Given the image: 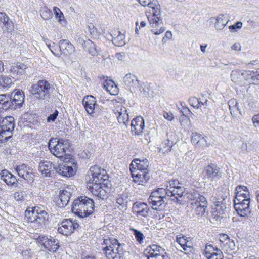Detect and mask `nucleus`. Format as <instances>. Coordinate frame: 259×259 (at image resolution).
Segmentation results:
<instances>
[{
	"instance_id": "nucleus-50",
	"label": "nucleus",
	"mask_w": 259,
	"mask_h": 259,
	"mask_svg": "<svg viewBox=\"0 0 259 259\" xmlns=\"http://www.w3.org/2000/svg\"><path fill=\"white\" fill-rule=\"evenodd\" d=\"M189 102L191 106L197 109L200 107V101L197 98L192 97L189 99Z\"/></svg>"
},
{
	"instance_id": "nucleus-22",
	"label": "nucleus",
	"mask_w": 259,
	"mask_h": 259,
	"mask_svg": "<svg viewBox=\"0 0 259 259\" xmlns=\"http://www.w3.org/2000/svg\"><path fill=\"white\" fill-rule=\"evenodd\" d=\"M133 209L134 214L137 217H147L150 211V208L146 203L138 202H136L133 204Z\"/></svg>"
},
{
	"instance_id": "nucleus-8",
	"label": "nucleus",
	"mask_w": 259,
	"mask_h": 259,
	"mask_svg": "<svg viewBox=\"0 0 259 259\" xmlns=\"http://www.w3.org/2000/svg\"><path fill=\"white\" fill-rule=\"evenodd\" d=\"M15 127V120L12 116L3 119L0 125V142H7L12 136Z\"/></svg>"
},
{
	"instance_id": "nucleus-14",
	"label": "nucleus",
	"mask_w": 259,
	"mask_h": 259,
	"mask_svg": "<svg viewBox=\"0 0 259 259\" xmlns=\"http://www.w3.org/2000/svg\"><path fill=\"white\" fill-rule=\"evenodd\" d=\"M203 254L207 259H224L221 250L211 244H206Z\"/></svg>"
},
{
	"instance_id": "nucleus-51",
	"label": "nucleus",
	"mask_w": 259,
	"mask_h": 259,
	"mask_svg": "<svg viewBox=\"0 0 259 259\" xmlns=\"http://www.w3.org/2000/svg\"><path fill=\"white\" fill-rule=\"evenodd\" d=\"M53 10H54V14L55 15V17L59 19V22L60 23H61V21L63 20L61 19V18L62 17L63 18H64L63 14L62 13V12L61 11L60 9H59L58 8H57L56 7H54L53 8Z\"/></svg>"
},
{
	"instance_id": "nucleus-63",
	"label": "nucleus",
	"mask_w": 259,
	"mask_h": 259,
	"mask_svg": "<svg viewBox=\"0 0 259 259\" xmlns=\"http://www.w3.org/2000/svg\"><path fill=\"white\" fill-rule=\"evenodd\" d=\"M165 255L164 253L162 254H152V255H149L148 259H162L163 257Z\"/></svg>"
},
{
	"instance_id": "nucleus-58",
	"label": "nucleus",
	"mask_w": 259,
	"mask_h": 259,
	"mask_svg": "<svg viewBox=\"0 0 259 259\" xmlns=\"http://www.w3.org/2000/svg\"><path fill=\"white\" fill-rule=\"evenodd\" d=\"M24 192L19 191L14 193V198L16 201H21L24 199Z\"/></svg>"
},
{
	"instance_id": "nucleus-34",
	"label": "nucleus",
	"mask_w": 259,
	"mask_h": 259,
	"mask_svg": "<svg viewBox=\"0 0 259 259\" xmlns=\"http://www.w3.org/2000/svg\"><path fill=\"white\" fill-rule=\"evenodd\" d=\"M86 111L88 114L93 117H97L100 114L99 110H103L102 107H100L97 104L92 105V104L83 105Z\"/></svg>"
},
{
	"instance_id": "nucleus-21",
	"label": "nucleus",
	"mask_w": 259,
	"mask_h": 259,
	"mask_svg": "<svg viewBox=\"0 0 259 259\" xmlns=\"http://www.w3.org/2000/svg\"><path fill=\"white\" fill-rule=\"evenodd\" d=\"M192 200L191 205L192 207L196 206H201L204 204V206H208V202L206 198L203 195H200L197 192H192L191 194H188V201Z\"/></svg>"
},
{
	"instance_id": "nucleus-61",
	"label": "nucleus",
	"mask_w": 259,
	"mask_h": 259,
	"mask_svg": "<svg viewBox=\"0 0 259 259\" xmlns=\"http://www.w3.org/2000/svg\"><path fill=\"white\" fill-rule=\"evenodd\" d=\"M253 74L252 75V79L254 84H259V69L256 71L253 72Z\"/></svg>"
},
{
	"instance_id": "nucleus-39",
	"label": "nucleus",
	"mask_w": 259,
	"mask_h": 259,
	"mask_svg": "<svg viewBox=\"0 0 259 259\" xmlns=\"http://www.w3.org/2000/svg\"><path fill=\"white\" fill-rule=\"evenodd\" d=\"M173 142L169 139L164 140L159 148V152L163 154L170 152L172 147Z\"/></svg>"
},
{
	"instance_id": "nucleus-12",
	"label": "nucleus",
	"mask_w": 259,
	"mask_h": 259,
	"mask_svg": "<svg viewBox=\"0 0 259 259\" xmlns=\"http://www.w3.org/2000/svg\"><path fill=\"white\" fill-rule=\"evenodd\" d=\"M79 224L70 219H65L59 224L58 232L64 235H69L79 227Z\"/></svg>"
},
{
	"instance_id": "nucleus-32",
	"label": "nucleus",
	"mask_w": 259,
	"mask_h": 259,
	"mask_svg": "<svg viewBox=\"0 0 259 259\" xmlns=\"http://www.w3.org/2000/svg\"><path fill=\"white\" fill-rule=\"evenodd\" d=\"M177 196L175 197L176 198V202L181 204L182 202L188 201V194H191L192 192H188L185 191V189L182 186H180L177 188Z\"/></svg>"
},
{
	"instance_id": "nucleus-49",
	"label": "nucleus",
	"mask_w": 259,
	"mask_h": 259,
	"mask_svg": "<svg viewBox=\"0 0 259 259\" xmlns=\"http://www.w3.org/2000/svg\"><path fill=\"white\" fill-rule=\"evenodd\" d=\"M207 207V206H204V204H203V205L201 206L192 207V209L196 215L202 216L205 213V210Z\"/></svg>"
},
{
	"instance_id": "nucleus-18",
	"label": "nucleus",
	"mask_w": 259,
	"mask_h": 259,
	"mask_svg": "<svg viewBox=\"0 0 259 259\" xmlns=\"http://www.w3.org/2000/svg\"><path fill=\"white\" fill-rule=\"evenodd\" d=\"M18 176L28 182H33L34 180V175L32 169L29 166L25 164L18 165L15 168Z\"/></svg>"
},
{
	"instance_id": "nucleus-37",
	"label": "nucleus",
	"mask_w": 259,
	"mask_h": 259,
	"mask_svg": "<svg viewBox=\"0 0 259 259\" xmlns=\"http://www.w3.org/2000/svg\"><path fill=\"white\" fill-rule=\"evenodd\" d=\"M27 68L26 66L22 63H18L16 65L11 66L10 71L11 73L13 75H21L24 73V70Z\"/></svg>"
},
{
	"instance_id": "nucleus-38",
	"label": "nucleus",
	"mask_w": 259,
	"mask_h": 259,
	"mask_svg": "<svg viewBox=\"0 0 259 259\" xmlns=\"http://www.w3.org/2000/svg\"><path fill=\"white\" fill-rule=\"evenodd\" d=\"M103 87L111 95H116L118 89L112 80H106L103 83Z\"/></svg>"
},
{
	"instance_id": "nucleus-33",
	"label": "nucleus",
	"mask_w": 259,
	"mask_h": 259,
	"mask_svg": "<svg viewBox=\"0 0 259 259\" xmlns=\"http://www.w3.org/2000/svg\"><path fill=\"white\" fill-rule=\"evenodd\" d=\"M13 84L12 79L7 75H0V91L5 92L9 90Z\"/></svg>"
},
{
	"instance_id": "nucleus-48",
	"label": "nucleus",
	"mask_w": 259,
	"mask_h": 259,
	"mask_svg": "<svg viewBox=\"0 0 259 259\" xmlns=\"http://www.w3.org/2000/svg\"><path fill=\"white\" fill-rule=\"evenodd\" d=\"M82 104H92V105L93 106V105L97 104V101L96 98L94 96L92 95L86 96L84 97V98L82 100Z\"/></svg>"
},
{
	"instance_id": "nucleus-62",
	"label": "nucleus",
	"mask_w": 259,
	"mask_h": 259,
	"mask_svg": "<svg viewBox=\"0 0 259 259\" xmlns=\"http://www.w3.org/2000/svg\"><path fill=\"white\" fill-rule=\"evenodd\" d=\"M230 239V238L227 234H223L222 235H220L219 240L221 243V247H222L224 244V242H226V241L228 242V240H229Z\"/></svg>"
},
{
	"instance_id": "nucleus-42",
	"label": "nucleus",
	"mask_w": 259,
	"mask_h": 259,
	"mask_svg": "<svg viewBox=\"0 0 259 259\" xmlns=\"http://www.w3.org/2000/svg\"><path fill=\"white\" fill-rule=\"evenodd\" d=\"M221 247L227 253H229L230 251L235 250L236 248L234 241L231 239L228 240V242H224V244Z\"/></svg>"
},
{
	"instance_id": "nucleus-44",
	"label": "nucleus",
	"mask_w": 259,
	"mask_h": 259,
	"mask_svg": "<svg viewBox=\"0 0 259 259\" xmlns=\"http://www.w3.org/2000/svg\"><path fill=\"white\" fill-rule=\"evenodd\" d=\"M150 247V250L149 251V255H152V253L165 254L166 253L165 252V250L164 248H162L161 247L157 245L153 244L151 245Z\"/></svg>"
},
{
	"instance_id": "nucleus-28",
	"label": "nucleus",
	"mask_w": 259,
	"mask_h": 259,
	"mask_svg": "<svg viewBox=\"0 0 259 259\" xmlns=\"http://www.w3.org/2000/svg\"><path fill=\"white\" fill-rule=\"evenodd\" d=\"M59 48L61 53L65 56L70 55L74 51L73 45L66 39H62L60 41Z\"/></svg>"
},
{
	"instance_id": "nucleus-13",
	"label": "nucleus",
	"mask_w": 259,
	"mask_h": 259,
	"mask_svg": "<svg viewBox=\"0 0 259 259\" xmlns=\"http://www.w3.org/2000/svg\"><path fill=\"white\" fill-rule=\"evenodd\" d=\"M9 97L11 109H16L22 107L25 97L23 91L15 90L9 94Z\"/></svg>"
},
{
	"instance_id": "nucleus-64",
	"label": "nucleus",
	"mask_w": 259,
	"mask_h": 259,
	"mask_svg": "<svg viewBox=\"0 0 259 259\" xmlns=\"http://www.w3.org/2000/svg\"><path fill=\"white\" fill-rule=\"evenodd\" d=\"M52 15L51 11H43L41 13V16L44 19L47 20L50 18Z\"/></svg>"
},
{
	"instance_id": "nucleus-41",
	"label": "nucleus",
	"mask_w": 259,
	"mask_h": 259,
	"mask_svg": "<svg viewBox=\"0 0 259 259\" xmlns=\"http://www.w3.org/2000/svg\"><path fill=\"white\" fill-rule=\"evenodd\" d=\"M117 36H115V34L113 36V34H111V36H112V42L113 43L117 46H121L123 45L124 42L125 36L123 34L121 33L120 31H118Z\"/></svg>"
},
{
	"instance_id": "nucleus-23",
	"label": "nucleus",
	"mask_w": 259,
	"mask_h": 259,
	"mask_svg": "<svg viewBox=\"0 0 259 259\" xmlns=\"http://www.w3.org/2000/svg\"><path fill=\"white\" fill-rule=\"evenodd\" d=\"M132 177L134 181L139 184L144 185L150 178V175L148 171H133L131 168Z\"/></svg>"
},
{
	"instance_id": "nucleus-55",
	"label": "nucleus",
	"mask_w": 259,
	"mask_h": 259,
	"mask_svg": "<svg viewBox=\"0 0 259 259\" xmlns=\"http://www.w3.org/2000/svg\"><path fill=\"white\" fill-rule=\"evenodd\" d=\"M177 188L176 189H168L167 196L171 198V200L173 201H176V198L175 197L177 196Z\"/></svg>"
},
{
	"instance_id": "nucleus-43",
	"label": "nucleus",
	"mask_w": 259,
	"mask_h": 259,
	"mask_svg": "<svg viewBox=\"0 0 259 259\" xmlns=\"http://www.w3.org/2000/svg\"><path fill=\"white\" fill-rule=\"evenodd\" d=\"M231 78L233 82H237L244 78V72L239 70H233L231 73Z\"/></svg>"
},
{
	"instance_id": "nucleus-3",
	"label": "nucleus",
	"mask_w": 259,
	"mask_h": 259,
	"mask_svg": "<svg viewBox=\"0 0 259 259\" xmlns=\"http://www.w3.org/2000/svg\"><path fill=\"white\" fill-rule=\"evenodd\" d=\"M103 245H105L103 250L107 259H123L125 252L124 243L112 237L104 239Z\"/></svg>"
},
{
	"instance_id": "nucleus-54",
	"label": "nucleus",
	"mask_w": 259,
	"mask_h": 259,
	"mask_svg": "<svg viewBox=\"0 0 259 259\" xmlns=\"http://www.w3.org/2000/svg\"><path fill=\"white\" fill-rule=\"evenodd\" d=\"M169 185L167 186V189H176L179 187L180 183L177 180H172L169 181Z\"/></svg>"
},
{
	"instance_id": "nucleus-27",
	"label": "nucleus",
	"mask_w": 259,
	"mask_h": 259,
	"mask_svg": "<svg viewBox=\"0 0 259 259\" xmlns=\"http://www.w3.org/2000/svg\"><path fill=\"white\" fill-rule=\"evenodd\" d=\"M131 131L136 135L140 134L145 127L144 120L142 117H137L133 119L131 123Z\"/></svg>"
},
{
	"instance_id": "nucleus-7",
	"label": "nucleus",
	"mask_w": 259,
	"mask_h": 259,
	"mask_svg": "<svg viewBox=\"0 0 259 259\" xmlns=\"http://www.w3.org/2000/svg\"><path fill=\"white\" fill-rule=\"evenodd\" d=\"M70 146L67 140L63 139L52 138L48 143V148L50 152L56 157H63L67 155Z\"/></svg>"
},
{
	"instance_id": "nucleus-26",
	"label": "nucleus",
	"mask_w": 259,
	"mask_h": 259,
	"mask_svg": "<svg viewBox=\"0 0 259 259\" xmlns=\"http://www.w3.org/2000/svg\"><path fill=\"white\" fill-rule=\"evenodd\" d=\"M0 180L5 182L8 186L17 187L18 181L15 176L7 170H3L0 173Z\"/></svg>"
},
{
	"instance_id": "nucleus-6",
	"label": "nucleus",
	"mask_w": 259,
	"mask_h": 259,
	"mask_svg": "<svg viewBox=\"0 0 259 259\" xmlns=\"http://www.w3.org/2000/svg\"><path fill=\"white\" fill-rule=\"evenodd\" d=\"M54 91L53 86L46 80H40L30 88V92L35 98L48 102L53 96L52 93Z\"/></svg>"
},
{
	"instance_id": "nucleus-1",
	"label": "nucleus",
	"mask_w": 259,
	"mask_h": 259,
	"mask_svg": "<svg viewBox=\"0 0 259 259\" xmlns=\"http://www.w3.org/2000/svg\"><path fill=\"white\" fill-rule=\"evenodd\" d=\"M138 1L141 6H148L146 16L151 28V32L156 35L163 33L165 30V28L163 26L161 18L160 7L156 3V1L138 0Z\"/></svg>"
},
{
	"instance_id": "nucleus-10",
	"label": "nucleus",
	"mask_w": 259,
	"mask_h": 259,
	"mask_svg": "<svg viewBox=\"0 0 259 259\" xmlns=\"http://www.w3.org/2000/svg\"><path fill=\"white\" fill-rule=\"evenodd\" d=\"M37 240L39 244L50 252L57 251L60 246L59 241L51 236H39Z\"/></svg>"
},
{
	"instance_id": "nucleus-35",
	"label": "nucleus",
	"mask_w": 259,
	"mask_h": 259,
	"mask_svg": "<svg viewBox=\"0 0 259 259\" xmlns=\"http://www.w3.org/2000/svg\"><path fill=\"white\" fill-rule=\"evenodd\" d=\"M10 108L9 94H0V110L3 111Z\"/></svg>"
},
{
	"instance_id": "nucleus-24",
	"label": "nucleus",
	"mask_w": 259,
	"mask_h": 259,
	"mask_svg": "<svg viewBox=\"0 0 259 259\" xmlns=\"http://www.w3.org/2000/svg\"><path fill=\"white\" fill-rule=\"evenodd\" d=\"M114 113L118 114L117 118L118 122L120 124H123L125 126H127L129 121L126 108L122 106L117 107L114 110Z\"/></svg>"
},
{
	"instance_id": "nucleus-46",
	"label": "nucleus",
	"mask_w": 259,
	"mask_h": 259,
	"mask_svg": "<svg viewBox=\"0 0 259 259\" xmlns=\"http://www.w3.org/2000/svg\"><path fill=\"white\" fill-rule=\"evenodd\" d=\"M130 230L133 232L137 242L140 244L143 242V240L145 238V237L141 231L134 228H130Z\"/></svg>"
},
{
	"instance_id": "nucleus-5",
	"label": "nucleus",
	"mask_w": 259,
	"mask_h": 259,
	"mask_svg": "<svg viewBox=\"0 0 259 259\" xmlns=\"http://www.w3.org/2000/svg\"><path fill=\"white\" fill-rule=\"evenodd\" d=\"M25 220L33 224L36 228L45 225L49 219V215L43 206H36L28 208L25 212Z\"/></svg>"
},
{
	"instance_id": "nucleus-2",
	"label": "nucleus",
	"mask_w": 259,
	"mask_h": 259,
	"mask_svg": "<svg viewBox=\"0 0 259 259\" xmlns=\"http://www.w3.org/2000/svg\"><path fill=\"white\" fill-rule=\"evenodd\" d=\"M104 170L97 165H94L90 167L88 171V175L92 178L90 179L88 184L89 189L92 193L98 198L104 199L107 196V192L103 188L105 187V184L103 181L106 180V177L102 174Z\"/></svg>"
},
{
	"instance_id": "nucleus-36",
	"label": "nucleus",
	"mask_w": 259,
	"mask_h": 259,
	"mask_svg": "<svg viewBox=\"0 0 259 259\" xmlns=\"http://www.w3.org/2000/svg\"><path fill=\"white\" fill-rule=\"evenodd\" d=\"M215 20L214 27L217 30L223 29L228 23V20H227L226 17L223 14H220L218 17L215 18H211V20Z\"/></svg>"
},
{
	"instance_id": "nucleus-15",
	"label": "nucleus",
	"mask_w": 259,
	"mask_h": 259,
	"mask_svg": "<svg viewBox=\"0 0 259 259\" xmlns=\"http://www.w3.org/2000/svg\"><path fill=\"white\" fill-rule=\"evenodd\" d=\"M234 208L240 216L244 217L250 213V199H245L242 202L234 201Z\"/></svg>"
},
{
	"instance_id": "nucleus-30",
	"label": "nucleus",
	"mask_w": 259,
	"mask_h": 259,
	"mask_svg": "<svg viewBox=\"0 0 259 259\" xmlns=\"http://www.w3.org/2000/svg\"><path fill=\"white\" fill-rule=\"evenodd\" d=\"M229 108L231 115L235 118H239L238 114L242 116V113L239 109L238 102L235 99H230L228 103Z\"/></svg>"
},
{
	"instance_id": "nucleus-60",
	"label": "nucleus",
	"mask_w": 259,
	"mask_h": 259,
	"mask_svg": "<svg viewBox=\"0 0 259 259\" xmlns=\"http://www.w3.org/2000/svg\"><path fill=\"white\" fill-rule=\"evenodd\" d=\"M253 126L255 128H259V113L253 115L252 117Z\"/></svg>"
},
{
	"instance_id": "nucleus-25",
	"label": "nucleus",
	"mask_w": 259,
	"mask_h": 259,
	"mask_svg": "<svg viewBox=\"0 0 259 259\" xmlns=\"http://www.w3.org/2000/svg\"><path fill=\"white\" fill-rule=\"evenodd\" d=\"M235 198L234 201L242 202L245 199H250L249 192L245 186L240 185L235 189Z\"/></svg>"
},
{
	"instance_id": "nucleus-4",
	"label": "nucleus",
	"mask_w": 259,
	"mask_h": 259,
	"mask_svg": "<svg viewBox=\"0 0 259 259\" xmlns=\"http://www.w3.org/2000/svg\"><path fill=\"white\" fill-rule=\"evenodd\" d=\"M71 210L79 218L88 217L94 212V202L87 196H80L73 201Z\"/></svg>"
},
{
	"instance_id": "nucleus-16",
	"label": "nucleus",
	"mask_w": 259,
	"mask_h": 259,
	"mask_svg": "<svg viewBox=\"0 0 259 259\" xmlns=\"http://www.w3.org/2000/svg\"><path fill=\"white\" fill-rule=\"evenodd\" d=\"M123 81L126 88L132 93L137 92L140 82L137 76L132 73L126 74L123 78Z\"/></svg>"
},
{
	"instance_id": "nucleus-40",
	"label": "nucleus",
	"mask_w": 259,
	"mask_h": 259,
	"mask_svg": "<svg viewBox=\"0 0 259 259\" xmlns=\"http://www.w3.org/2000/svg\"><path fill=\"white\" fill-rule=\"evenodd\" d=\"M83 49L92 56H94L97 55L98 54L95 45L90 39L86 40L85 46Z\"/></svg>"
},
{
	"instance_id": "nucleus-29",
	"label": "nucleus",
	"mask_w": 259,
	"mask_h": 259,
	"mask_svg": "<svg viewBox=\"0 0 259 259\" xmlns=\"http://www.w3.org/2000/svg\"><path fill=\"white\" fill-rule=\"evenodd\" d=\"M148 165L149 162L147 159H136L132 162L130 165V169L132 167L135 170L148 171Z\"/></svg>"
},
{
	"instance_id": "nucleus-56",
	"label": "nucleus",
	"mask_w": 259,
	"mask_h": 259,
	"mask_svg": "<svg viewBox=\"0 0 259 259\" xmlns=\"http://www.w3.org/2000/svg\"><path fill=\"white\" fill-rule=\"evenodd\" d=\"M210 143L207 142L206 137L202 135L197 146L200 147H208Z\"/></svg>"
},
{
	"instance_id": "nucleus-17",
	"label": "nucleus",
	"mask_w": 259,
	"mask_h": 259,
	"mask_svg": "<svg viewBox=\"0 0 259 259\" xmlns=\"http://www.w3.org/2000/svg\"><path fill=\"white\" fill-rule=\"evenodd\" d=\"M148 202L152 205V208L157 211L162 210L165 206L164 201L162 196L158 195L157 193L152 192L149 198Z\"/></svg>"
},
{
	"instance_id": "nucleus-45",
	"label": "nucleus",
	"mask_w": 259,
	"mask_h": 259,
	"mask_svg": "<svg viewBox=\"0 0 259 259\" xmlns=\"http://www.w3.org/2000/svg\"><path fill=\"white\" fill-rule=\"evenodd\" d=\"M149 88L142 83L140 82L138 90L136 92H134L135 94H139L140 96L146 97L148 95Z\"/></svg>"
},
{
	"instance_id": "nucleus-31",
	"label": "nucleus",
	"mask_w": 259,
	"mask_h": 259,
	"mask_svg": "<svg viewBox=\"0 0 259 259\" xmlns=\"http://www.w3.org/2000/svg\"><path fill=\"white\" fill-rule=\"evenodd\" d=\"M227 208L226 200L225 198L221 201H217L214 202V207L213 209L214 210L213 215L215 217H219L224 213Z\"/></svg>"
},
{
	"instance_id": "nucleus-52",
	"label": "nucleus",
	"mask_w": 259,
	"mask_h": 259,
	"mask_svg": "<svg viewBox=\"0 0 259 259\" xmlns=\"http://www.w3.org/2000/svg\"><path fill=\"white\" fill-rule=\"evenodd\" d=\"M242 23L238 21L235 24L232 25L229 27V29L231 32H236L238 29H240L242 27Z\"/></svg>"
},
{
	"instance_id": "nucleus-19",
	"label": "nucleus",
	"mask_w": 259,
	"mask_h": 259,
	"mask_svg": "<svg viewBox=\"0 0 259 259\" xmlns=\"http://www.w3.org/2000/svg\"><path fill=\"white\" fill-rule=\"evenodd\" d=\"M73 190L70 187H67L66 189H63L60 191L59 198H57L56 202L58 207L62 208L66 206L70 198L71 194L73 193Z\"/></svg>"
},
{
	"instance_id": "nucleus-47",
	"label": "nucleus",
	"mask_w": 259,
	"mask_h": 259,
	"mask_svg": "<svg viewBox=\"0 0 259 259\" xmlns=\"http://www.w3.org/2000/svg\"><path fill=\"white\" fill-rule=\"evenodd\" d=\"M3 24L4 25V28L3 29L4 31L11 32L14 30V25L13 22L10 20L9 18H8V20H6L5 22L3 23Z\"/></svg>"
},
{
	"instance_id": "nucleus-9",
	"label": "nucleus",
	"mask_w": 259,
	"mask_h": 259,
	"mask_svg": "<svg viewBox=\"0 0 259 259\" xmlns=\"http://www.w3.org/2000/svg\"><path fill=\"white\" fill-rule=\"evenodd\" d=\"M204 176L208 181L216 182L222 177L221 168L216 164L211 163L204 169Z\"/></svg>"
},
{
	"instance_id": "nucleus-20",
	"label": "nucleus",
	"mask_w": 259,
	"mask_h": 259,
	"mask_svg": "<svg viewBox=\"0 0 259 259\" xmlns=\"http://www.w3.org/2000/svg\"><path fill=\"white\" fill-rule=\"evenodd\" d=\"M38 170L45 176L52 177L56 172V166L50 161L41 162L39 164Z\"/></svg>"
},
{
	"instance_id": "nucleus-59",
	"label": "nucleus",
	"mask_w": 259,
	"mask_h": 259,
	"mask_svg": "<svg viewBox=\"0 0 259 259\" xmlns=\"http://www.w3.org/2000/svg\"><path fill=\"white\" fill-rule=\"evenodd\" d=\"M58 111L55 110V112L50 114L47 118V121L48 122H54L58 115Z\"/></svg>"
},
{
	"instance_id": "nucleus-57",
	"label": "nucleus",
	"mask_w": 259,
	"mask_h": 259,
	"mask_svg": "<svg viewBox=\"0 0 259 259\" xmlns=\"http://www.w3.org/2000/svg\"><path fill=\"white\" fill-rule=\"evenodd\" d=\"M154 193H157L158 195H160L162 196V198H164L166 195L167 196V192L168 189L166 188V189H163L162 188H158L156 191H153Z\"/></svg>"
},
{
	"instance_id": "nucleus-53",
	"label": "nucleus",
	"mask_w": 259,
	"mask_h": 259,
	"mask_svg": "<svg viewBox=\"0 0 259 259\" xmlns=\"http://www.w3.org/2000/svg\"><path fill=\"white\" fill-rule=\"evenodd\" d=\"M202 135L197 133H192L191 137V142L196 145H197Z\"/></svg>"
},
{
	"instance_id": "nucleus-11",
	"label": "nucleus",
	"mask_w": 259,
	"mask_h": 259,
	"mask_svg": "<svg viewBox=\"0 0 259 259\" xmlns=\"http://www.w3.org/2000/svg\"><path fill=\"white\" fill-rule=\"evenodd\" d=\"M76 164L71 161L64 162L56 166V173L63 177H70L75 174Z\"/></svg>"
}]
</instances>
